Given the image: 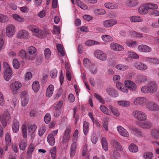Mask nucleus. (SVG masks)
Instances as JSON below:
<instances>
[{
	"mask_svg": "<svg viewBox=\"0 0 159 159\" xmlns=\"http://www.w3.org/2000/svg\"><path fill=\"white\" fill-rule=\"evenodd\" d=\"M152 135L155 139L159 138V132L157 130H153L152 131Z\"/></svg>",
	"mask_w": 159,
	"mask_h": 159,
	"instance_id": "nucleus-61",
	"label": "nucleus"
},
{
	"mask_svg": "<svg viewBox=\"0 0 159 159\" xmlns=\"http://www.w3.org/2000/svg\"><path fill=\"white\" fill-rule=\"evenodd\" d=\"M32 73L30 72H27L24 77V80L25 82H28L31 80L32 78Z\"/></svg>",
	"mask_w": 159,
	"mask_h": 159,
	"instance_id": "nucleus-53",
	"label": "nucleus"
},
{
	"mask_svg": "<svg viewBox=\"0 0 159 159\" xmlns=\"http://www.w3.org/2000/svg\"><path fill=\"white\" fill-rule=\"evenodd\" d=\"M94 55L96 57L101 61H105L107 59V54L101 50L96 51L94 53Z\"/></svg>",
	"mask_w": 159,
	"mask_h": 159,
	"instance_id": "nucleus-8",
	"label": "nucleus"
},
{
	"mask_svg": "<svg viewBox=\"0 0 159 159\" xmlns=\"http://www.w3.org/2000/svg\"><path fill=\"white\" fill-rule=\"evenodd\" d=\"M129 151L132 152H136L138 151V147L133 143H132L129 145Z\"/></svg>",
	"mask_w": 159,
	"mask_h": 159,
	"instance_id": "nucleus-34",
	"label": "nucleus"
},
{
	"mask_svg": "<svg viewBox=\"0 0 159 159\" xmlns=\"http://www.w3.org/2000/svg\"><path fill=\"white\" fill-rule=\"evenodd\" d=\"M47 32L45 30L39 29L38 33H37L36 36L39 38H43L46 37Z\"/></svg>",
	"mask_w": 159,
	"mask_h": 159,
	"instance_id": "nucleus-35",
	"label": "nucleus"
},
{
	"mask_svg": "<svg viewBox=\"0 0 159 159\" xmlns=\"http://www.w3.org/2000/svg\"><path fill=\"white\" fill-rule=\"evenodd\" d=\"M125 85L126 88L131 91H135L137 89V86L136 84L133 81L127 80L125 82Z\"/></svg>",
	"mask_w": 159,
	"mask_h": 159,
	"instance_id": "nucleus-9",
	"label": "nucleus"
},
{
	"mask_svg": "<svg viewBox=\"0 0 159 159\" xmlns=\"http://www.w3.org/2000/svg\"><path fill=\"white\" fill-rule=\"evenodd\" d=\"M134 67L135 68L141 71L146 70L148 68L146 65L139 61L135 62L134 63Z\"/></svg>",
	"mask_w": 159,
	"mask_h": 159,
	"instance_id": "nucleus-10",
	"label": "nucleus"
},
{
	"mask_svg": "<svg viewBox=\"0 0 159 159\" xmlns=\"http://www.w3.org/2000/svg\"><path fill=\"white\" fill-rule=\"evenodd\" d=\"M117 20L116 19H109L105 20L102 22L103 26L106 28H109L116 25Z\"/></svg>",
	"mask_w": 159,
	"mask_h": 159,
	"instance_id": "nucleus-6",
	"label": "nucleus"
},
{
	"mask_svg": "<svg viewBox=\"0 0 159 159\" xmlns=\"http://www.w3.org/2000/svg\"><path fill=\"white\" fill-rule=\"evenodd\" d=\"M117 104L120 106L128 107L130 106V102L129 101H119L117 102Z\"/></svg>",
	"mask_w": 159,
	"mask_h": 159,
	"instance_id": "nucleus-31",
	"label": "nucleus"
},
{
	"mask_svg": "<svg viewBox=\"0 0 159 159\" xmlns=\"http://www.w3.org/2000/svg\"><path fill=\"white\" fill-rule=\"evenodd\" d=\"M35 148V146L34 144H31L29 146L27 151V153L28 155L30 156Z\"/></svg>",
	"mask_w": 159,
	"mask_h": 159,
	"instance_id": "nucleus-48",
	"label": "nucleus"
},
{
	"mask_svg": "<svg viewBox=\"0 0 159 159\" xmlns=\"http://www.w3.org/2000/svg\"><path fill=\"white\" fill-rule=\"evenodd\" d=\"M101 143L103 149L106 151L108 150V146L106 139L103 137L102 138Z\"/></svg>",
	"mask_w": 159,
	"mask_h": 159,
	"instance_id": "nucleus-30",
	"label": "nucleus"
},
{
	"mask_svg": "<svg viewBox=\"0 0 159 159\" xmlns=\"http://www.w3.org/2000/svg\"><path fill=\"white\" fill-rule=\"evenodd\" d=\"M57 152L56 147H54L50 150V153L51 155L52 159H55Z\"/></svg>",
	"mask_w": 159,
	"mask_h": 159,
	"instance_id": "nucleus-50",
	"label": "nucleus"
},
{
	"mask_svg": "<svg viewBox=\"0 0 159 159\" xmlns=\"http://www.w3.org/2000/svg\"><path fill=\"white\" fill-rule=\"evenodd\" d=\"M139 13L142 15H145L148 12V10L146 3L140 6L138 10Z\"/></svg>",
	"mask_w": 159,
	"mask_h": 159,
	"instance_id": "nucleus-16",
	"label": "nucleus"
},
{
	"mask_svg": "<svg viewBox=\"0 0 159 159\" xmlns=\"http://www.w3.org/2000/svg\"><path fill=\"white\" fill-rule=\"evenodd\" d=\"M28 52L30 55L34 54L36 52V48L32 46L30 47L28 49Z\"/></svg>",
	"mask_w": 159,
	"mask_h": 159,
	"instance_id": "nucleus-58",
	"label": "nucleus"
},
{
	"mask_svg": "<svg viewBox=\"0 0 159 159\" xmlns=\"http://www.w3.org/2000/svg\"><path fill=\"white\" fill-rule=\"evenodd\" d=\"M70 128H67L65 130L64 133L62 137V140L63 143H66L69 140L70 138Z\"/></svg>",
	"mask_w": 159,
	"mask_h": 159,
	"instance_id": "nucleus-12",
	"label": "nucleus"
},
{
	"mask_svg": "<svg viewBox=\"0 0 159 159\" xmlns=\"http://www.w3.org/2000/svg\"><path fill=\"white\" fill-rule=\"evenodd\" d=\"M137 79L139 82L141 83L143 82L146 80L147 78L145 76L140 75L138 76Z\"/></svg>",
	"mask_w": 159,
	"mask_h": 159,
	"instance_id": "nucleus-60",
	"label": "nucleus"
},
{
	"mask_svg": "<svg viewBox=\"0 0 159 159\" xmlns=\"http://www.w3.org/2000/svg\"><path fill=\"white\" fill-rule=\"evenodd\" d=\"M149 100L145 97H138L134 99L133 103L134 105L137 106H141L146 107Z\"/></svg>",
	"mask_w": 159,
	"mask_h": 159,
	"instance_id": "nucleus-3",
	"label": "nucleus"
},
{
	"mask_svg": "<svg viewBox=\"0 0 159 159\" xmlns=\"http://www.w3.org/2000/svg\"><path fill=\"white\" fill-rule=\"evenodd\" d=\"M106 91L107 93L111 96L116 97L118 96V94L116 90L113 88H107Z\"/></svg>",
	"mask_w": 159,
	"mask_h": 159,
	"instance_id": "nucleus-24",
	"label": "nucleus"
},
{
	"mask_svg": "<svg viewBox=\"0 0 159 159\" xmlns=\"http://www.w3.org/2000/svg\"><path fill=\"white\" fill-rule=\"evenodd\" d=\"M6 35L9 38H11L15 34L16 31V28L13 24H8L7 25L5 28Z\"/></svg>",
	"mask_w": 159,
	"mask_h": 159,
	"instance_id": "nucleus-5",
	"label": "nucleus"
},
{
	"mask_svg": "<svg viewBox=\"0 0 159 159\" xmlns=\"http://www.w3.org/2000/svg\"><path fill=\"white\" fill-rule=\"evenodd\" d=\"M108 108L111 110V112L113 113L114 115L116 117H119L120 115V112L118 109L109 105L108 106Z\"/></svg>",
	"mask_w": 159,
	"mask_h": 159,
	"instance_id": "nucleus-22",
	"label": "nucleus"
},
{
	"mask_svg": "<svg viewBox=\"0 0 159 159\" xmlns=\"http://www.w3.org/2000/svg\"><path fill=\"white\" fill-rule=\"evenodd\" d=\"M27 129L26 125L25 124L23 125L21 127L23 137L24 138H26L27 137Z\"/></svg>",
	"mask_w": 159,
	"mask_h": 159,
	"instance_id": "nucleus-45",
	"label": "nucleus"
},
{
	"mask_svg": "<svg viewBox=\"0 0 159 159\" xmlns=\"http://www.w3.org/2000/svg\"><path fill=\"white\" fill-rule=\"evenodd\" d=\"M113 146L120 151H122L123 148L119 143L116 141H114L113 143Z\"/></svg>",
	"mask_w": 159,
	"mask_h": 159,
	"instance_id": "nucleus-52",
	"label": "nucleus"
},
{
	"mask_svg": "<svg viewBox=\"0 0 159 159\" xmlns=\"http://www.w3.org/2000/svg\"><path fill=\"white\" fill-rule=\"evenodd\" d=\"M139 125L140 127L143 129H149L152 126L151 123L148 121L141 123Z\"/></svg>",
	"mask_w": 159,
	"mask_h": 159,
	"instance_id": "nucleus-28",
	"label": "nucleus"
},
{
	"mask_svg": "<svg viewBox=\"0 0 159 159\" xmlns=\"http://www.w3.org/2000/svg\"><path fill=\"white\" fill-rule=\"evenodd\" d=\"M12 16L15 20L18 22H22L24 21V19L17 14H12Z\"/></svg>",
	"mask_w": 159,
	"mask_h": 159,
	"instance_id": "nucleus-39",
	"label": "nucleus"
},
{
	"mask_svg": "<svg viewBox=\"0 0 159 159\" xmlns=\"http://www.w3.org/2000/svg\"><path fill=\"white\" fill-rule=\"evenodd\" d=\"M19 122L16 119L14 120L12 125L13 132L14 133H17L19 130Z\"/></svg>",
	"mask_w": 159,
	"mask_h": 159,
	"instance_id": "nucleus-20",
	"label": "nucleus"
},
{
	"mask_svg": "<svg viewBox=\"0 0 159 159\" xmlns=\"http://www.w3.org/2000/svg\"><path fill=\"white\" fill-rule=\"evenodd\" d=\"M148 10V9H155L157 8V5L149 3H146Z\"/></svg>",
	"mask_w": 159,
	"mask_h": 159,
	"instance_id": "nucleus-47",
	"label": "nucleus"
},
{
	"mask_svg": "<svg viewBox=\"0 0 159 159\" xmlns=\"http://www.w3.org/2000/svg\"><path fill=\"white\" fill-rule=\"evenodd\" d=\"M150 92L153 93L155 92L157 89V85L154 82H150L148 84Z\"/></svg>",
	"mask_w": 159,
	"mask_h": 159,
	"instance_id": "nucleus-18",
	"label": "nucleus"
},
{
	"mask_svg": "<svg viewBox=\"0 0 159 159\" xmlns=\"http://www.w3.org/2000/svg\"><path fill=\"white\" fill-rule=\"evenodd\" d=\"M127 4L130 7H134L137 5L138 3L136 0H129Z\"/></svg>",
	"mask_w": 159,
	"mask_h": 159,
	"instance_id": "nucleus-55",
	"label": "nucleus"
},
{
	"mask_svg": "<svg viewBox=\"0 0 159 159\" xmlns=\"http://www.w3.org/2000/svg\"><path fill=\"white\" fill-rule=\"evenodd\" d=\"M32 88L35 93H37L39 88V84L38 81H35L32 84Z\"/></svg>",
	"mask_w": 159,
	"mask_h": 159,
	"instance_id": "nucleus-36",
	"label": "nucleus"
},
{
	"mask_svg": "<svg viewBox=\"0 0 159 159\" xmlns=\"http://www.w3.org/2000/svg\"><path fill=\"white\" fill-rule=\"evenodd\" d=\"M0 119L2 126L5 127L7 123H9L11 120L10 115L8 111L4 112L3 114L0 116Z\"/></svg>",
	"mask_w": 159,
	"mask_h": 159,
	"instance_id": "nucleus-4",
	"label": "nucleus"
},
{
	"mask_svg": "<svg viewBox=\"0 0 159 159\" xmlns=\"http://www.w3.org/2000/svg\"><path fill=\"white\" fill-rule=\"evenodd\" d=\"M77 146V144L76 142H73L71 145L70 150V154L71 157H73L75 155Z\"/></svg>",
	"mask_w": 159,
	"mask_h": 159,
	"instance_id": "nucleus-17",
	"label": "nucleus"
},
{
	"mask_svg": "<svg viewBox=\"0 0 159 159\" xmlns=\"http://www.w3.org/2000/svg\"><path fill=\"white\" fill-rule=\"evenodd\" d=\"M9 20L8 17L2 14H0V22H4L7 21Z\"/></svg>",
	"mask_w": 159,
	"mask_h": 159,
	"instance_id": "nucleus-56",
	"label": "nucleus"
},
{
	"mask_svg": "<svg viewBox=\"0 0 159 159\" xmlns=\"http://www.w3.org/2000/svg\"><path fill=\"white\" fill-rule=\"evenodd\" d=\"M105 7L108 9H115L118 7V6L114 3L108 2L104 4Z\"/></svg>",
	"mask_w": 159,
	"mask_h": 159,
	"instance_id": "nucleus-32",
	"label": "nucleus"
},
{
	"mask_svg": "<svg viewBox=\"0 0 159 159\" xmlns=\"http://www.w3.org/2000/svg\"><path fill=\"white\" fill-rule=\"evenodd\" d=\"M115 68L118 70L123 71L128 70L129 66L126 65L119 64L115 66Z\"/></svg>",
	"mask_w": 159,
	"mask_h": 159,
	"instance_id": "nucleus-23",
	"label": "nucleus"
},
{
	"mask_svg": "<svg viewBox=\"0 0 159 159\" xmlns=\"http://www.w3.org/2000/svg\"><path fill=\"white\" fill-rule=\"evenodd\" d=\"M83 63L84 66L87 68H89L92 66L90 60L87 58H85L84 59Z\"/></svg>",
	"mask_w": 159,
	"mask_h": 159,
	"instance_id": "nucleus-40",
	"label": "nucleus"
},
{
	"mask_svg": "<svg viewBox=\"0 0 159 159\" xmlns=\"http://www.w3.org/2000/svg\"><path fill=\"white\" fill-rule=\"evenodd\" d=\"M128 56L129 57L133 59H138L139 57L137 54L131 51L128 52Z\"/></svg>",
	"mask_w": 159,
	"mask_h": 159,
	"instance_id": "nucleus-37",
	"label": "nucleus"
},
{
	"mask_svg": "<svg viewBox=\"0 0 159 159\" xmlns=\"http://www.w3.org/2000/svg\"><path fill=\"white\" fill-rule=\"evenodd\" d=\"M125 44L127 46L132 48L138 45V43L137 41L131 40L126 41Z\"/></svg>",
	"mask_w": 159,
	"mask_h": 159,
	"instance_id": "nucleus-26",
	"label": "nucleus"
},
{
	"mask_svg": "<svg viewBox=\"0 0 159 159\" xmlns=\"http://www.w3.org/2000/svg\"><path fill=\"white\" fill-rule=\"evenodd\" d=\"M138 49L140 52H148L152 50V48L150 47L143 44L139 45Z\"/></svg>",
	"mask_w": 159,
	"mask_h": 159,
	"instance_id": "nucleus-15",
	"label": "nucleus"
},
{
	"mask_svg": "<svg viewBox=\"0 0 159 159\" xmlns=\"http://www.w3.org/2000/svg\"><path fill=\"white\" fill-rule=\"evenodd\" d=\"M99 43V42L93 40H89L85 42V44L88 46H91L95 44H98Z\"/></svg>",
	"mask_w": 159,
	"mask_h": 159,
	"instance_id": "nucleus-57",
	"label": "nucleus"
},
{
	"mask_svg": "<svg viewBox=\"0 0 159 159\" xmlns=\"http://www.w3.org/2000/svg\"><path fill=\"white\" fill-rule=\"evenodd\" d=\"M133 117L136 120L140 121H144L147 119V116L144 112L139 110L134 111L132 113Z\"/></svg>",
	"mask_w": 159,
	"mask_h": 159,
	"instance_id": "nucleus-2",
	"label": "nucleus"
},
{
	"mask_svg": "<svg viewBox=\"0 0 159 159\" xmlns=\"http://www.w3.org/2000/svg\"><path fill=\"white\" fill-rule=\"evenodd\" d=\"M18 55L23 59L25 58L26 56V52L24 50L21 49L19 52Z\"/></svg>",
	"mask_w": 159,
	"mask_h": 159,
	"instance_id": "nucleus-62",
	"label": "nucleus"
},
{
	"mask_svg": "<svg viewBox=\"0 0 159 159\" xmlns=\"http://www.w3.org/2000/svg\"><path fill=\"white\" fill-rule=\"evenodd\" d=\"M37 129V126L36 125H33L30 126L29 129V131L32 134L34 133Z\"/></svg>",
	"mask_w": 159,
	"mask_h": 159,
	"instance_id": "nucleus-64",
	"label": "nucleus"
},
{
	"mask_svg": "<svg viewBox=\"0 0 159 159\" xmlns=\"http://www.w3.org/2000/svg\"><path fill=\"white\" fill-rule=\"evenodd\" d=\"M130 20L132 22H141L143 20V18L139 16H133L129 18Z\"/></svg>",
	"mask_w": 159,
	"mask_h": 159,
	"instance_id": "nucleus-19",
	"label": "nucleus"
},
{
	"mask_svg": "<svg viewBox=\"0 0 159 159\" xmlns=\"http://www.w3.org/2000/svg\"><path fill=\"white\" fill-rule=\"evenodd\" d=\"M75 3L78 6L82 9L86 10L87 8V6L79 0H75Z\"/></svg>",
	"mask_w": 159,
	"mask_h": 159,
	"instance_id": "nucleus-41",
	"label": "nucleus"
},
{
	"mask_svg": "<svg viewBox=\"0 0 159 159\" xmlns=\"http://www.w3.org/2000/svg\"><path fill=\"white\" fill-rule=\"evenodd\" d=\"M5 70L3 72V78L7 81H9L12 76L13 72L10 65L6 62L3 63Z\"/></svg>",
	"mask_w": 159,
	"mask_h": 159,
	"instance_id": "nucleus-1",
	"label": "nucleus"
},
{
	"mask_svg": "<svg viewBox=\"0 0 159 159\" xmlns=\"http://www.w3.org/2000/svg\"><path fill=\"white\" fill-rule=\"evenodd\" d=\"M93 12L95 15H104L106 13L105 11L102 9H95L94 10Z\"/></svg>",
	"mask_w": 159,
	"mask_h": 159,
	"instance_id": "nucleus-43",
	"label": "nucleus"
},
{
	"mask_svg": "<svg viewBox=\"0 0 159 159\" xmlns=\"http://www.w3.org/2000/svg\"><path fill=\"white\" fill-rule=\"evenodd\" d=\"M100 110L104 113L108 115H110L111 112L108 110V109L105 106L103 105H101L100 107Z\"/></svg>",
	"mask_w": 159,
	"mask_h": 159,
	"instance_id": "nucleus-38",
	"label": "nucleus"
},
{
	"mask_svg": "<svg viewBox=\"0 0 159 159\" xmlns=\"http://www.w3.org/2000/svg\"><path fill=\"white\" fill-rule=\"evenodd\" d=\"M22 86V84L20 82L18 81H15L10 85V89L13 93L16 94Z\"/></svg>",
	"mask_w": 159,
	"mask_h": 159,
	"instance_id": "nucleus-7",
	"label": "nucleus"
},
{
	"mask_svg": "<svg viewBox=\"0 0 159 159\" xmlns=\"http://www.w3.org/2000/svg\"><path fill=\"white\" fill-rule=\"evenodd\" d=\"M27 142L26 140L22 141L19 144V147L20 149L24 150L27 147Z\"/></svg>",
	"mask_w": 159,
	"mask_h": 159,
	"instance_id": "nucleus-42",
	"label": "nucleus"
},
{
	"mask_svg": "<svg viewBox=\"0 0 159 159\" xmlns=\"http://www.w3.org/2000/svg\"><path fill=\"white\" fill-rule=\"evenodd\" d=\"M5 141L6 145H9L11 143L10 136L8 133H7L5 135Z\"/></svg>",
	"mask_w": 159,
	"mask_h": 159,
	"instance_id": "nucleus-51",
	"label": "nucleus"
},
{
	"mask_svg": "<svg viewBox=\"0 0 159 159\" xmlns=\"http://www.w3.org/2000/svg\"><path fill=\"white\" fill-rule=\"evenodd\" d=\"M89 125L88 122H84L83 123V130L84 134L85 135H86L88 132L89 130Z\"/></svg>",
	"mask_w": 159,
	"mask_h": 159,
	"instance_id": "nucleus-49",
	"label": "nucleus"
},
{
	"mask_svg": "<svg viewBox=\"0 0 159 159\" xmlns=\"http://www.w3.org/2000/svg\"><path fill=\"white\" fill-rule=\"evenodd\" d=\"M146 107L150 111H157L159 110V106L156 103L149 100Z\"/></svg>",
	"mask_w": 159,
	"mask_h": 159,
	"instance_id": "nucleus-11",
	"label": "nucleus"
},
{
	"mask_svg": "<svg viewBox=\"0 0 159 159\" xmlns=\"http://www.w3.org/2000/svg\"><path fill=\"white\" fill-rule=\"evenodd\" d=\"M56 47L57 50L61 54L62 56H64L65 55V53L64 51L62 46L59 44H57Z\"/></svg>",
	"mask_w": 159,
	"mask_h": 159,
	"instance_id": "nucleus-46",
	"label": "nucleus"
},
{
	"mask_svg": "<svg viewBox=\"0 0 159 159\" xmlns=\"http://www.w3.org/2000/svg\"><path fill=\"white\" fill-rule=\"evenodd\" d=\"M54 87L53 85L50 84L47 88L46 92V96L48 97H50L53 93Z\"/></svg>",
	"mask_w": 159,
	"mask_h": 159,
	"instance_id": "nucleus-21",
	"label": "nucleus"
},
{
	"mask_svg": "<svg viewBox=\"0 0 159 159\" xmlns=\"http://www.w3.org/2000/svg\"><path fill=\"white\" fill-rule=\"evenodd\" d=\"M45 127L44 125H42L40 127L38 131V133L39 135L40 136H41L45 131Z\"/></svg>",
	"mask_w": 159,
	"mask_h": 159,
	"instance_id": "nucleus-59",
	"label": "nucleus"
},
{
	"mask_svg": "<svg viewBox=\"0 0 159 159\" xmlns=\"http://www.w3.org/2000/svg\"><path fill=\"white\" fill-rule=\"evenodd\" d=\"M44 55L47 59H49L51 55V52L50 49L48 48H46L44 50Z\"/></svg>",
	"mask_w": 159,
	"mask_h": 159,
	"instance_id": "nucleus-44",
	"label": "nucleus"
},
{
	"mask_svg": "<svg viewBox=\"0 0 159 159\" xmlns=\"http://www.w3.org/2000/svg\"><path fill=\"white\" fill-rule=\"evenodd\" d=\"M129 34L134 37L143 38V34L142 33H139L134 30H130L129 31Z\"/></svg>",
	"mask_w": 159,
	"mask_h": 159,
	"instance_id": "nucleus-25",
	"label": "nucleus"
},
{
	"mask_svg": "<svg viewBox=\"0 0 159 159\" xmlns=\"http://www.w3.org/2000/svg\"><path fill=\"white\" fill-rule=\"evenodd\" d=\"M117 88L119 89L121 91L127 93H128V90L120 82H118L116 84Z\"/></svg>",
	"mask_w": 159,
	"mask_h": 159,
	"instance_id": "nucleus-27",
	"label": "nucleus"
},
{
	"mask_svg": "<svg viewBox=\"0 0 159 159\" xmlns=\"http://www.w3.org/2000/svg\"><path fill=\"white\" fill-rule=\"evenodd\" d=\"M47 140L50 145L53 146L54 145L55 139L54 137L52 134H49L47 138Z\"/></svg>",
	"mask_w": 159,
	"mask_h": 159,
	"instance_id": "nucleus-29",
	"label": "nucleus"
},
{
	"mask_svg": "<svg viewBox=\"0 0 159 159\" xmlns=\"http://www.w3.org/2000/svg\"><path fill=\"white\" fill-rule=\"evenodd\" d=\"M12 64L14 68L16 69H18L20 67V64L18 60L16 59L13 60Z\"/></svg>",
	"mask_w": 159,
	"mask_h": 159,
	"instance_id": "nucleus-54",
	"label": "nucleus"
},
{
	"mask_svg": "<svg viewBox=\"0 0 159 159\" xmlns=\"http://www.w3.org/2000/svg\"><path fill=\"white\" fill-rule=\"evenodd\" d=\"M57 71L55 69H53L50 72V76L52 78L54 79L57 76Z\"/></svg>",
	"mask_w": 159,
	"mask_h": 159,
	"instance_id": "nucleus-63",
	"label": "nucleus"
},
{
	"mask_svg": "<svg viewBox=\"0 0 159 159\" xmlns=\"http://www.w3.org/2000/svg\"><path fill=\"white\" fill-rule=\"evenodd\" d=\"M28 32L24 30H21L19 31L17 34V37L21 39H26L28 38Z\"/></svg>",
	"mask_w": 159,
	"mask_h": 159,
	"instance_id": "nucleus-13",
	"label": "nucleus"
},
{
	"mask_svg": "<svg viewBox=\"0 0 159 159\" xmlns=\"http://www.w3.org/2000/svg\"><path fill=\"white\" fill-rule=\"evenodd\" d=\"M117 130L119 133L122 136L125 137H129V134L128 131L122 126L119 125L117 127Z\"/></svg>",
	"mask_w": 159,
	"mask_h": 159,
	"instance_id": "nucleus-14",
	"label": "nucleus"
},
{
	"mask_svg": "<svg viewBox=\"0 0 159 159\" xmlns=\"http://www.w3.org/2000/svg\"><path fill=\"white\" fill-rule=\"evenodd\" d=\"M102 39L105 42H107L111 41L113 39L112 37L109 35L104 34L101 36Z\"/></svg>",
	"mask_w": 159,
	"mask_h": 159,
	"instance_id": "nucleus-33",
	"label": "nucleus"
}]
</instances>
